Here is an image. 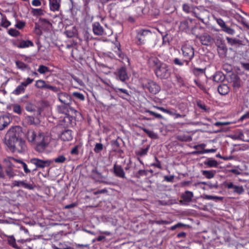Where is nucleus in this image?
<instances>
[{
  "mask_svg": "<svg viewBox=\"0 0 249 249\" xmlns=\"http://www.w3.org/2000/svg\"><path fill=\"white\" fill-rule=\"evenodd\" d=\"M34 81V79H31L30 78H27L26 79V81H24V82H21V83L22 84H23L24 85V86L25 87H27V86L31 84Z\"/></svg>",
  "mask_w": 249,
  "mask_h": 249,
  "instance_id": "obj_51",
  "label": "nucleus"
},
{
  "mask_svg": "<svg viewBox=\"0 0 249 249\" xmlns=\"http://www.w3.org/2000/svg\"><path fill=\"white\" fill-rule=\"evenodd\" d=\"M30 162L36 165V168H44L49 166L52 161L50 160H42L38 158H33L30 160Z\"/></svg>",
  "mask_w": 249,
  "mask_h": 249,
  "instance_id": "obj_5",
  "label": "nucleus"
},
{
  "mask_svg": "<svg viewBox=\"0 0 249 249\" xmlns=\"http://www.w3.org/2000/svg\"><path fill=\"white\" fill-rule=\"evenodd\" d=\"M193 196L194 194L192 192L186 191L181 195L182 200L180 201L185 204H188L192 201Z\"/></svg>",
  "mask_w": 249,
  "mask_h": 249,
  "instance_id": "obj_12",
  "label": "nucleus"
},
{
  "mask_svg": "<svg viewBox=\"0 0 249 249\" xmlns=\"http://www.w3.org/2000/svg\"><path fill=\"white\" fill-rule=\"evenodd\" d=\"M155 223L157 224H169L170 222L165 220H157L155 221Z\"/></svg>",
  "mask_w": 249,
  "mask_h": 249,
  "instance_id": "obj_61",
  "label": "nucleus"
},
{
  "mask_svg": "<svg viewBox=\"0 0 249 249\" xmlns=\"http://www.w3.org/2000/svg\"><path fill=\"white\" fill-rule=\"evenodd\" d=\"M69 106H66L65 105L59 106L57 107V111L58 112L66 114L68 112V107Z\"/></svg>",
  "mask_w": 249,
  "mask_h": 249,
  "instance_id": "obj_35",
  "label": "nucleus"
},
{
  "mask_svg": "<svg viewBox=\"0 0 249 249\" xmlns=\"http://www.w3.org/2000/svg\"><path fill=\"white\" fill-rule=\"evenodd\" d=\"M91 177L94 180L98 182H104L105 178L96 169H93L91 173Z\"/></svg>",
  "mask_w": 249,
  "mask_h": 249,
  "instance_id": "obj_15",
  "label": "nucleus"
},
{
  "mask_svg": "<svg viewBox=\"0 0 249 249\" xmlns=\"http://www.w3.org/2000/svg\"><path fill=\"white\" fill-rule=\"evenodd\" d=\"M24 26L25 23L23 22H19L16 25V27L18 29H22Z\"/></svg>",
  "mask_w": 249,
  "mask_h": 249,
  "instance_id": "obj_63",
  "label": "nucleus"
},
{
  "mask_svg": "<svg viewBox=\"0 0 249 249\" xmlns=\"http://www.w3.org/2000/svg\"><path fill=\"white\" fill-rule=\"evenodd\" d=\"M143 87L144 89H148L150 92L154 94H157L160 90V87L152 81L147 82V83L143 85Z\"/></svg>",
  "mask_w": 249,
  "mask_h": 249,
  "instance_id": "obj_7",
  "label": "nucleus"
},
{
  "mask_svg": "<svg viewBox=\"0 0 249 249\" xmlns=\"http://www.w3.org/2000/svg\"><path fill=\"white\" fill-rule=\"evenodd\" d=\"M148 62L150 65L157 67L162 63L157 57L154 55H151L149 58Z\"/></svg>",
  "mask_w": 249,
  "mask_h": 249,
  "instance_id": "obj_24",
  "label": "nucleus"
},
{
  "mask_svg": "<svg viewBox=\"0 0 249 249\" xmlns=\"http://www.w3.org/2000/svg\"><path fill=\"white\" fill-rule=\"evenodd\" d=\"M116 74L119 79L123 82H124L129 78L127 74L125 68L124 67L120 68L117 71Z\"/></svg>",
  "mask_w": 249,
  "mask_h": 249,
  "instance_id": "obj_16",
  "label": "nucleus"
},
{
  "mask_svg": "<svg viewBox=\"0 0 249 249\" xmlns=\"http://www.w3.org/2000/svg\"><path fill=\"white\" fill-rule=\"evenodd\" d=\"M156 75L160 78H167L170 75V70L168 66L164 63H161L155 70Z\"/></svg>",
  "mask_w": 249,
  "mask_h": 249,
  "instance_id": "obj_4",
  "label": "nucleus"
},
{
  "mask_svg": "<svg viewBox=\"0 0 249 249\" xmlns=\"http://www.w3.org/2000/svg\"><path fill=\"white\" fill-rule=\"evenodd\" d=\"M196 37L199 38L201 44L203 45L208 46L213 42V39L207 33H204L199 36H197Z\"/></svg>",
  "mask_w": 249,
  "mask_h": 249,
  "instance_id": "obj_11",
  "label": "nucleus"
},
{
  "mask_svg": "<svg viewBox=\"0 0 249 249\" xmlns=\"http://www.w3.org/2000/svg\"><path fill=\"white\" fill-rule=\"evenodd\" d=\"M5 143L9 150L13 153H21L26 150L25 142L16 136L15 128H10L5 136Z\"/></svg>",
  "mask_w": 249,
  "mask_h": 249,
  "instance_id": "obj_1",
  "label": "nucleus"
},
{
  "mask_svg": "<svg viewBox=\"0 0 249 249\" xmlns=\"http://www.w3.org/2000/svg\"><path fill=\"white\" fill-rule=\"evenodd\" d=\"M37 137L38 134L33 129L28 130L26 135V138L28 142L31 144L35 145V146Z\"/></svg>",
  "mask_w": 249,
  "mask_h": 249,
  "instance_id": "obj_10",
  "label": "nucleus"
},
{
  "mask_svg": "<svg viewBox=\"0 0 249 249\" xmlns=\"http://www.w3.org/2000/svg\"><path fill=\"white\" fill-rule=\"evenodd\" d=\"M103 149V145L101 143H96L94 148V151L96 153H100Z\"/></svg>",
  "mask_w": 249,
  "mask_h": 249,
  "instance_id": "obj_43",
  "label": "nucleus"
},
{
  "mask_svg": "<svg viewBox=\"0 0 249 249\" xmlns=\"http://www.w3.org/2000/svg\"><path fill=\"white\" fill-rule=\"evenodd\" d=\"M11 122L9 116L4 115L0 116V130H2L7 127Z\"/></svg>",
  "mask_w": 249,
  "mask_h": 249,
  "instance_id": "obj_13",
  "label": "nucleus"
},
{
  "mask_svg": "<svg viewBox=\"0 0 249 249\" xmlns=\"http://www.w3.org/2000/svg\"><path fill=\"white\" fill-rule=\"evenodd\" d=\"M154 108H157V109L162 111L164 113H167L170 116H173L175 119H178V118H184L186 116L185 114H179L177 112V111L175 109L169 110L167 109H165L163 107H158V106H154Z\"/></svg>",
  "mask_w": 249,
  "mask_h": 249,
  "instance_id": "obj_6",
  "label": "nucleus"
},
{
  "mask_svg": "<svg viewBox=\"0 0 249 249\" xmlns=\"http://www.w3.org/2000/svg\"><path fill=\"white\" fill-rule=\"evenodd\" d=\"M111 87L112 88L113 90L118 94V95L122 98H124V97L121 94L119 93V92H121L123 93V94H125L126 96H129V94L128 93V91L122 88H119L117 87H114L113 86H111Z\"/></svg>",
  "mask_w": 249,
  "mask_h": 249,
  "instance_id": "obj_25",
  "label": "nucleus"
},
{
  "mask_svg": "<svg viewBox=\"0 0 249 249\" xmlns=\"http://www.w3.org/2000/svg\"><path fill=\"white\" fill-rule=\"evenodd\" d=\"M49 6L51 11L53 12L59 11L61 5V0H49Z\"/></svg>",
  "mask_w": 249,
  "mask_h": 249,
  "instance_id": "obj_17",
  "label": "nucleus"
},
{
  "mask_svg": "<svg viewBox=\"0 0 249 249\" xmlns=\"http://www.w3.org/2000/svg\"><path fill=\"white\" fill-rule=\"evenodd\" d=\"M32 13L34 16H38L44 14V11L42 9L33 8L32 10Z\"/></svg>",
  "mask_w": 249,
  "mask_h": 249,
  "instance_id": "obj_39",
  "label": "nucleus"
},
{
  "mask_svg": "<svg viewBox=\"0 0 249 249\" xmlns=\"http://www.w3.org/2000/svg\"><path fill=\"white\" fill-rule=\"evenodd\" d=\"M14 45L18 48H25L30 46H34V43L30 40H22L19 44H14Z\"/></svg>",
  "mask_w": 249,
  "mask_h": 249,
  "instance_id": "obj_22",
  "label": "nucleus"
},
{
  "mask_svg": "<svg viewBox=\"0 0 249 249\" xmlns=\"http://www.w3.org/2000/svg\"><path fill=\"white\" fill-rule=\"evenodd\" d=\"M204 198L207 200H222L223 199L222 197L213 196L211 195H206L204 196Z\"/></svg>",
  "mask_w": 249,
  "mask_h": 249,
  "instance_id": "obj_42",
  "label": "nucleus"
},
{
  "mask_svg": "<svg viewBox=\"0 0 249 249\" xmlns=\"http://www.w3.org/2000/svg\"><path fill=\"white\" fill-rule=\"evenodd\" d=\"M60 139L63 141H70L72 139V131L69 129L65 130L60 135Z\"/></svg>",
  "mask_w": 249,
  "mask_h": 249,
  "instance_id": "obj_21",
  "label": "nucleus"
},
{
  "mask_svg": "<svg viewBox=\"0 0 249 249\" xmlns=\"http://www.w3.org/2000/svg\"><path fill=\"white\" fill-rule=\"evenodd\" d=\"M174 63L177 65L182 66L183 65V62H182L179 59L176 58L174 60Z\"/></svg>",
  "mask_w": 249,
  "mask_h": 249,
  "instance_id": "obj_60",
  "label": "nucleus"
},
{
  "mask_svg": "<svg viewBox=\"0 0 249 249\" xmlns=\"http://www.w3.org/2000/svg\"><path fill=\"white\" fill-rule=\"evenodd\" d=\"M232 86L234 88H239L241 86V81L239 77L234 75L232 79Z\"/></svg>",
  "mask_w": 249,
  "mask_h": 249,
  "instance_id": "obj_33",
  "label": "nucleus"
},
{
  "mask_svg": "<svg viewBox=\"0 0 249 249\" xmlns=\"http://www.w3.org/2000/svg\"><path fill=\"white\" fill-rule=\"evenodd\" d=\"M151 35V32L148 30H143L140 31L137 36V38L141 43H143L145 40V37Z\"/></svg>",
  "mask_w": 249,
  "mask_h": 249,
  "instance_id": "obj_18",
  "label": "nucleus"
},
{
  "mask_svg": "<svg viewBox=\"0 0 249 249\" xmlns=\"http://www.w3.org/2000/svg\"><path fill=\"white\" fill-rule=\"evenodd\" d=\"M72 95L73 97H74L77 99H78L80 101H84L85 99L84 95L78 92H73L72 93Z\"/></svg>",
  "mask_w": 249,
  "mask_h": 249,
  "instance_id": "obj_40",
  "label": "nucleus"
},
{
  "mask_svg": "<svg viewBox=\"0 0 249 249\" xmlns=\"http://www.w3.org/2000/svg\"><path fill=\"white\" fill-rule=\"evenodd\" d=\"M26 87L24 86L21 83L18 85L15 89L13 91V94L18 95L20 94H22L25 92Z\"/></svg>",
  "mask_w": 249,
  "mask_h": 249,
  "instance_id": "obj_26",
  "label": "nucleus"
},
{
  "mask_svg": "<svg viewBox=\"0 0 249 249\" xmlns=\"http://www.w3.org/2000/svg\"><path fill=\"white\" fill-rule=\"evenodd\" d=\"M146 171L145 170H140L137 174V177L140 178L141 176H146Z\"/></svg>",
  "mask_w": 249,
  "mask_h": 249,
  "instance_id": "obj_52",
  "label": "nucleus"
},
{
  "mask_svg": "<svg viewBox=\"0 0 249 249\" xmlns=\"http://www.w3.org/2000/svg\"><path fill=\"white\" fill-rule=\"evenodd\" d=\"M48 84L43 80H38L36 81L35 86L38 89H47Z\"/></svg>",
  "mask_w": 249,
  "mask_h": 249,
  "instance_id": "obj_32",
  "label": "nucleus"
},
{
  "mask_svg": "<svg viewBox=\"0 0 249 249\" xmlns=\"http://www.w3.org/2000/svg\"><path fill=\"white\" fill-rule=\"evenodd\" d=\"M233 189V192L238 195L242 194L245 191V190L242 186L235 185Z\"/></svg>",
  "mask_w": 249,
  "mask_h": 249,
  "instance_id": "obj_41",
  "label": "nucleus"
},
{
  "mask_svg": "<svg viewBox=\"0 0 249 249\" xmlns=\"http://www.w3.org/2000/svg\"><path fill=\"white\" fill-rule=\"evenodd\" d=\"M202 175L208 179H211L214 177L216 174L215 170H203L202 171Z\"/></svg>",
  "mask_w": 249,
  "mask_h": 249,
  "instance_id": "obj_27",
  "label": "nucleus"
},
{
  "mask_svg": "<svg viewBox=\"0 0 249 249\" xmlns=\"http://www.w3.org/2000/svg\"><path fill=\"white\" fill-rule=\"evenodd\" d=\"M224 77L223 76L222 73L220 72H216L213 76V81L217 83L221 82L224 80Z\"/></svg>",
  "mask_w": 249,
  "mask_h": 249,
  "instance_id": "obj_31",
  "label": "nucleus"
},
{
  "mask_svg": "<svg viewBox=\"0 0 249 249\" xmlns=\"http://www.w3.org/2000/svg\"><path fill=\"white\" fill-rule=\"evenodd\" d=\"M140 128L145 132L147 135L151 139H157L158 138V135L154 131L149 130L143 127H140Z\"/></svg>",
  "mask_w": 249,
  "mask_h": 249,
  "instance_id": "obj_30",
  "label": "nucleus"
},
{
  "mask_svg": "<svg viewBox=\"0 0 249 249\" xmlns=\"http://www.w3.org/2000/svg\"><path fill=\"white\" fill-rule=\"evenodd\" d=\"M21 165L25 173L28 174L31 172V170L28 168L27 165L25 162L22 163Z\"/></svg>",
  "mask_w": 249,
  "mask_h": 249,
  "instance_id": "obj_59",
  "label": "nucleus"
},
{
  "mask_svg": "<svg viewBox=\"0 0 249 249\" xmlns=\"http://www.w3.org/2000/svg\"><path fill=\"white\" fill-rule=\"evenodd\" d=\"M226 39L228 41V43L229 44H230V45H233L234 44H236L237 42V40L235 39H233V38H230L229 37H227L226 38Z\"/></svg>",
  "mask_w": 249,
  "mask_h": 249,
  "instance_id": "obj_54",
  "label": "nucleus"
},
{
  "mask_svg": "<svg viewBox=\"0 0 249 249\" xmlns=\"http://www.w3.org/2000/svg\"><path fill=\"white\" fill-rule=\"evenodd\" d=\"M219 93L222 95L227 94L229 91V87L225 84L220 85L218 87Z\"/></svg>",
  "mask_w": 249,
  "mask_h": 249,
  "instance_id": "obj_29",
  "label": "nucleus"
},
{
  "mask_svg": "<svg viewBox=\"0 0 249 249\" xmlns=\"http://www.w3.org/2000/svg\"><path fill=\"white\" fill-rule=\"evenodd\" d=\"M204 163L209 167H216L218 165L217 161L212 159H209L207 161H204Z\"/></svg>",
  "mask_w": 249,
  "mask_h": 249,
  "instance_id": "obj_34",
  "label": "nucleus"
},
{
  "mask_svg": "<svg viewBox=\"0 0 249 249\" xmlns=\"http://www.w3.org/2000/svg\"><path fill=\"white\" fill-rule=\"evenodd\" d=\"M181 51L183 57L186 59L185 61L188 64L189 61L191 60L194 56V48L192 46L185 44L182 46Z\"/></svg>",
  "mask_w": 249,
  "mask_h": 249,
  "instance_id": "obj_3",
  "label": "nucleus"
},
{
  "mask_svg": "<svg viewBox=\"0 0 249 249\" xmlns=\"http://www.w3.org/2000/svg\"><path fill=\"white\" fill-rule=\"evenodd\" d=\"M66 160V158L63 155H60L56 158L54 161L56 163H64Z\"/></svg>",
  "mask_w": 249,
  "mask_h": 249,
  "instance_id": "obj_47",
  "label": "nucleus"
},
{
  "mask_svg": "<svg viewBox=\"0 0 249 249\" xmlns=\"http://www.w3.org/2000/svg\"><path fill=\"white\" fill-rule=\"evenodd\" d=\"M92 30L94 34L97 36H101L104 33L103 27L98 22H94L92 24Z\"/></svg>",
  "mask_w": 249,
  "mask_h": 249,
  "instance_id": "obj_20",
  "label": "nucleus"
},
{
  "mask_svg": "<svg viewBox=\"0 0 249 249\" xmlns=\"http://www.w3.org/2000/svg\"><path fill=\"white\" fill-rule=\"evenodd\" d=\"M17 67L22 70H24L27 68V65L22 61H17L16 62Z\"/></svg>",
  "mask_w": 249,
  "mask_h": 249,
  "instance_id": "obj_44",
  "label": "nucleus"
},
{
  "mask_svg": "<svg viewBox=\"0 0 249 249\" xmlns=\"http://www.w3.org/2000/svg\"><path fill=\"white\" fill-rule=\"evenodd\" d=\"M8 33L13 36H17L19 34V32L15 29H10L8 31Z\"/></svg>",
  "mask_w": 249,
  "mask_h": 249,
  "instance_id": "obj_49",
  "label": "nucleus"
},
{
  "mask_svg": "<svg viewBox=\"0 0 249 249\" xmlns=\"http://www.w3.org/2000/svg\"><path fill=\"white\" fill-rule=\"evenodd\" d=\"M241 64L244 69L249 71V63H242Z\"/></svg>",
  "mask_w": 249,
  "mask_h": 249,
  "instance_id": "obj_64",
  "label": "nucleus"
},
{
  "mask_svg": "<svg viewBox=\"0 0 249 249\" xmlns=\"http://www.w3.org/2000/svg\"><path fill=\"white\" fill-rule=\"evenodd\" d=\"M78 146L76 145L71 150V154L77 155L78 154Z\"/></svg>",
  "mask_w": 249,
  "mask_h": 249,
  "instance_id": "obj_57",
  "label": "nucleus"
},
{
  "mask_svg": "<svg viewBox=\"0 0 249 249\" xmlns=\"http://www.w3.org/2000/svg\"><path fill=\"white\" fill-rule=\"evenodd\" d=\"M149 145H148L146 148H142L139 150V151H137L136 152V153L137 155L140 156H143L147 155L148 151L149 149Z\"/></svg>",
  "mask_w": 249,
  "mask_h": 249,
  "instance_id": "obj_36",
  "label": "nucleus"
},
{
  "mask_svg": "<svg viewBox=\"0 0 249 249\" xmlns=\"http://www.w3.org/2000/svg\"><path fill=\"white\" fill-rule=\"evenodd\" d=\"M51 140V137L49 133H38L36 144V150L39 152H43L48 147Z\"/></svg>",
  "mask_w": 249,
  "mask_h": 249,
  "instance_id": "obj_2",
  "label": "nucleus"
},
{
  "mask_svg": "<svg viewBox=\"0 0 249 249\" xmlns=\"http://www.w3.org/2000/svg\"><path fill=\"white\" fill-rule=\"evenodd\" d=\"M7 237V242L8 244L16 249H21L16 243V240L13 235L6 236Z\"/></svg>",
  "mask_w": 249,
  "mask_h": 249,
  "instance_id": "obj_23",
  "label": "nucleus"
},
{
  "mask_svg": "<svg viewBox=\"0 0 249 249\" xmlns=\"http://www.w3.org/2000/svg\"><path fill=\"white\" fill-rule=\"evenodd\" d=\"M216 20L217 23L221 28L222 31L229 35H232L234 34L235 31L231 27L227 26L223 19L221 18H216Z\"/></svg>",
  "mask_w": 249,
  "mask_h": 249,
  "instance_id": "obj_9",
  "label": "nucleus"
},
{
  "mask_svg": "<svg viewBox=\"0 0 249 249\" xmlns=\"http://www.w3.org/2000/svg\"><path fill=\"white\" fill-rule=\"evenodd\" d=\"M230 123L228 122H217L214 123V125L216 126H220L222 125H227L230 124Z\"/></svg>",
  "mask_w": 249,
  "mask_h": 249,
  "instance_id": "obj_55",
  "label": "nucleus"
},
{
  "mask_svg": "<svg viewBox=\"0 0 249 249\" xmlns=\"http://www.w3.org/2000/svg\"><path fill=\"white\" fill-rule=\"evenodd\" d=\"M197 106L200 108L201 109H203L205 111H208L209 109L207 108V106H205V105L200 101H198L197 102Z\"/></svg>",
  "mask_w": 249,
  "mask_h": 249,
  "instance_id": "obj_50",
  "label": "nucleus"
},
{
  "mask_svg": "<svg viewBox=\"0 0 249 249\" xmlns=\"http://www.w3.org/2000/svg\"><path fill=\"white\" fill-rule=\"evenodd\" d=\"M155 160H156V163H153L152 165L156 166L159 168H161L160 163L159 160H158L156 157H155Z\"/></svg>",
  "mask_w": 249,
  "mask_h": 249,
  "instance_id": "obj_62",
  "label": "nucleus"
},
{
  "mask_svg": "<svg viewBox=\"0 0 249 249\" xmlns=\"http://www.w3.org/2000/svg\"><path fill=\"white\" fill-rule=\"evenodd\" d=\"M145 112L149 113L150 114L153 115L156 118H157L159 119H162L163 118V117L161 114L157 113L156 112H155L153 111L149 110H145Z\"/></svg>",
  "mask_w": 249,
  "mask_h": 249,
  "instance_id": "obj_48",
  "label": "nucleus"
},
{
  "mask_svg": "<svg viewBox=\"0 0 249 249\" xmlns=\"http://www.w3.org/2000/svg\"><path fill=\"white\" fill-rule=\"evenodd\" d=\"M114 173L118 177L124 178H125V173L120 165L114 164L113 167Z\"/></svg>",
  "mask_w": 249,
  "mask_h": 249,
  "instance_id": "obj_19",
  "label": "nucleus"
},
{
  "mask_svg": "<svg viewBox=\"0 0 249 249\" xmlns=\"http://www.w3.org/2000/svg\"><path fill=\"white\" fill-rule=\"evenodd\" d=\"M37 71L40 74H45L49 71V69L44 65H41L39 66Z\"/></svg>",
  "mask_w": 249,
  "mask_h": 249,
  "instance_id": "obj_37",
  "label": "nucleus"
},
{
  "mask_svg": "<svg viewBox=\"0 0 249 249\" xmlns=\"http://www.w3.org/2000/svg\"><path fill=\"white\" fill-rule=\"evenodd\" d=\"M183 10L185 12L189 13L191 11V8L188 4H184L183 5Z\"/></svg>",
  "mask_w": 249,
  "mask_h": 249,
  "instance_id": "obj_53",
  "label": "nucleus"
},
{
  "mask_svg": "<svg viewBox=\"0 0 249 249\" xmlns=\"http://www.w3.org/2000/svg\"><path fill=\"white\" fill-rule=\"evenodd\" d=\"M13 186L22 187L24 188L29 190H32L34 189L33 185L30 183H27L25 181L21 180H14L12 182Z\"/></svg>",
  "mask_w": 249,
  "mask_h": 249,
  "instance_id": "obj_14",
  "label": "nucleus"
},
{
  "mask_svg": "<svg viewBox=\"0 0 249 249\" xmlns=\"http://www.w3.org/2000/svg\"><path fill=\"white\" fill-rule=\"evenodd\" d=\"M0 16H1V26L4 28H7L11 25V23L8 21L5 16L3 15L0 12Z\"/></svg>",
  "mask_w": 249,
  "mask_h": 249,
  "instance_id": "obj_28",
  "label": "nucleus"
},
{
  "mask_svg": "<svg viewBox=\"0 0 249 249\" xmlns=\"http://www.w3.org/2000/svg\"><path fill=\"white\" fill-rule=\"evenodd\" d=\"M43 0H33L32 4L35 6H39L41 4V1H43Z\"/></svg>",
  "mask_w": 249,
  "mask_h": 249,
  "instance_id": "obj_56",
  "label": "nucleus"
},
{
  "mask_svg": "<svg viewBox=\"0 0 249 249\" xmlns=\"http://www.w3.org/2000/svg\"><path fill=\"white\" fill-rule=\"evenodd\" d=\"M47 89H51V90H52L54 92H57L59 90V88H57V87H56L55 86H50L49 85H48Z\"/></svg>",
  "mask_w": 249,
  "mask_h": 249,
  "instance_id": "obj_58",
  "label": "nucleus"
},
{
  "mask_svg": "<svg viewBox=\"0 0 249 249\" xmlns=\"http://www.w3.org/2000/svg\"><path fill=\"white\" fill-rule=\"evenodd\" d=\"M13 110L15 113L18 114H20L21 113V107L18 104H14L13 105Z\"/></svg>",
  "mask_w": 249,
  "mask_h": 249,
  "instance_id": "obj_45",
  "label": "nucleus"
},
{
  "mask_svg": "<svg viewBox=\"0 0 249 249\" xmlns=\"http://www.w3.org/2000/svg\"><path fill=\"white\" fill-rule=\"evenodd\" d=\"M59 101L66 106H70L72 102L71 95L66 92H61L57 94Z\"/></svg>",
  "mask_w": 249,
  "mask_h": 249,
  "instance_id": "obj_8",
  "label": "nucleus"
},
{
  "mask_svg": "<svg viewBox=\"0 0 249 249\" xmlns=\"http://www.w3.org/2000/svg\"><path fill=\"white\" fill-rule=\"evenodd\" d=\"M53 249H73V248L68 246L66 244L60 243L58 247L54 246Z\"/></svg>",
  "mask_w": 249,
  "mask_h": 249,
  "instance_id": "obj_46",
  "label": "nucleus"
},
{
  "mask_svg": "<svg viewBox=\"0 0 249 249\" xmlns=\"http://www.w3.org/2000/svg\"><path fill=\"white\" fill-rule=\"evenodd\" d=\"M216 151V149H203L202 151H196L194 152V153L195 154H203L205 153H214Z\"/></svg>",
  "mask_w": 249,
  "mask_h": 249,
  "instance_id": "obj_38",
  "label": "nucleus"
}]
</instances>
